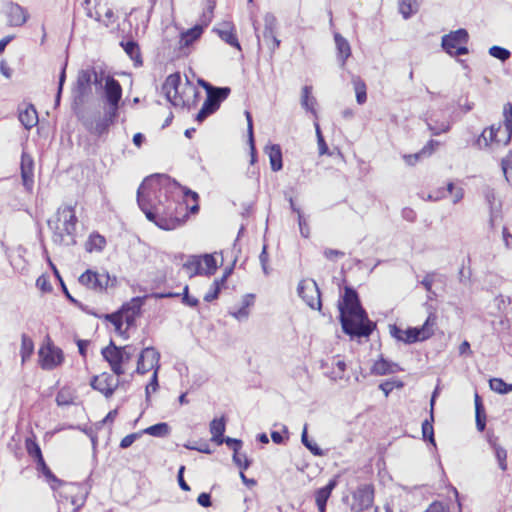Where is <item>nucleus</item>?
<instances>
[{"label": "nucleus", "mask_w": 512, "mask_h": 512, "mask_svg": "<svg viewBox=\"0 0 512 512\" xmlns=\"http://www.w3.org/2000/svg\"><path fill=\"white\" fill-rule=\"evenodd\" d=\"M338 308L342 330L351 339L368 338L375 330L376 324L369 320L354 288L345 287L342 302H339Z\"/></svg>", "instance_id": "obj_1"}, {"label": "nucleus", "mask_w": 512, "mask_h": 512, "mask_svg": "<svg viewBox=\"0 0 512 512\" xmlns=\"http://www.w3.org/2000/svg\"><path fill=\"white\" fill-rule=\"evenodd\" d=\"M173 188H181V186L166 174H154L146 177L137 190L139 208L146 215L149 208L153 209L158 200L163 201Z\"/></svg>", "instance_id": "obj_2"}, {"label": "nucleus", "mask_w": 512, "mask_h": 512, "mask_svg": "<svg viewBox=\"0 0 512 512\" xmlns=\"http://www.w3.org/2000/svg\"><path fill=\"white\" fill-rule=\"evenodd\" d=\"M77 217L72 206L58 208L55 219H48L47 225L53 232L52 240L55 244L73 246L76 244L75 231Z\"/></svg>", "instance_id": "obj_3"}, {"label": "nucleus", "mask_w": 512, "mask_h": 512, "mask_svg": "<svg viewBox=\"0 0 512 512\" xmlns=\"http://www.w3.org/2000/svg\"><path fill=\"white\" fill-rule=\"evenodd\" d=\"M231 89L229 87H216L212 91L208 90L206 99L202 104L201 109L197 113L195 120L202 123L206 118L215 113L221 103L228 98Z\"/></svg>", "instance_id": "obj_4"}, {"label": "nucleus", "mask_w": 512, "mask_h": 512, "mask_svg": "<svg viewBox=\"0 0 512 512\" xmlns=\"http://www.w3.org/2000/svg\"><path fill=\"white\" fill-rule=\"evenodd\" d=\"M92 70L82 69L77 74V79L72 90L73 109L82 106L92 93Z\"/></svg>", "instance_id": "obj_5"}, {"label": "nucleus", "mask_w": 512, "mask_h": 512, "mask_svg": "<svg viewBox=\"0 0 512 512\" xmlns=\"http://www.w3.org/2000/svg\"><path fill=\"white\" fill-rule=\"evenodd\" d=\"M299 297L311 308L321 310L322 302L320 289L313 279H303L298 283Z\"/></svg>", "instance_id": "obj_6"}, {"label": "nucleus", "mask_w": 512, "mask_h": 512, "mask_svg": "<svg viewBox=\"0 0 512 512\" xmlns=\"http://www.w3.org/2000/svg\"><path fill=\"white\" fill-rule=\"evenodd\" d=\"M436 325V316L429 314L422 326L409 327L404 330V343L413 344L424 341L434 334V326Z\"/></svg>", "instance_id": "obj_7"}, {"label": "nucleus", "mask_w": 512, "mask_h": 512, "mask_svg": "<svg viewBox=\"0 0 512 512\" xmlns=\"http://www.w3.org/2000/svg\"><path fill=\"white\" fill-rule=\"evenodd\" d=\"M78 280L81 285L87 287L88 289H91L97 293H102L109 286L111 278L108 273H98L88 269L80 275Z\"/></svg>", "instance_id": "obj_8"}, {"label": "nucleus", "mask_w": 512, "mask_h": 512, "mask_svg": "<svg viewBox=\"0 0 512 512\" xmlns=\"http://www.w3.org/2000/svg\"><path fill=\"white\" fill-rule=\"evenodd\" d=\"M352 498L351 510L353 512L367 510L373 505L374 489L368 484L361 485L353 492Z\"/></svg>", "instance_id": "obj_9"}, {"label": "nucleus", "mask_w": 512, "mask_h": 512, "mask_svg": "<svg viewBox=\"0 0 512 512\" xmlns=\"http://www.w3.org/2000/svg\"><path fill=\"white\" fill-rule=\"evenodd\" d=\"M103 358L109 363L112 372L120 376L124 374L122 367L125 364L123 354L121 353L120 346H117L112 340L109 345L101 350Z\"/></svg>", "instance_id": "obj_10"}, {"label": "nucleus", "mask_w": 512, "mask_h": 512, "mask_svg": "<svg viewBox=\"0 0 512 512\" xmlns=\"http://www.w3.org/2000/svg\"><path fill=\"white\" fill-rule=\"evenodd\" d=\"M181 84V76L179 73L170 74L162 85V91L166 99L173 105L178 106L180 103L186 105L185 100L179 96V86Z\"/></svg>", "instance_id": "obj_11"}, {"label": "nucleus", "mask_w": 512, "mask_h": 512, "mask_svg": "<svg viewBox=\"0 0 512 512\" xmlns=\"http://www.w3.org/2000/svg\"><path fill=\"white\" fill-rule=\"evenodd\" d=\"M90 385L94 390L101 392L106 398H109L119 386V380L112 374L104 372L99 376H94L91 379Z\"/></svg>", "instance_id": "obj_12"}, {"label": "nucleus", "mask_w": 512, "mask_h": 512, "mask_svg": "<svg viewBox=\"0 0 512 512\" xmlns=\"http://www.w3.org/2000/svg\"><path fill=\"white\" fill-rule=\"evenodd\" d=\"M3 13L7 17V24L11 27H20L24 25L29 18L27 10L12 1L4 5Z\"/></svg>", "instance_id": "obj_13"}, {"label": "nucleus", "mask_w": 512, "mask_h": 512, "mask_svg": "<svg viewBox=\"0 0 512 512\" xmlns=\"http://www.w3.org/2000/svg\"><path fill=\"white\" fill-rule=\"evenodd\" d=\"M40 365L44 370H52L63 361L61 349L52 345L41 347L39 350Z\"/></svg>", "instance_id": "obj_14"}, {"label": "nucleus", "mask_w": 512, "mask_h": 512, "mask_svg": "<svg viewBox=\"0 0 512 512\" xmlns=\"http://www.w3.org/2000/svg\"><path fill=\"white\" fill-rule=\"evenodd\" d=\"M468 40L469 34L467 30L459 28L442 36L441 47L447 54H451L450 51H452V49L454 50L460 44H467Z\"/></svg>", "instance_id": "obj_15"}, {"label": "nucleus", "mask_w": 512, "mask_h": 512, "mask_svg": "<svg viewBox=\"0 0 512 512\" xmlns=\"http://www.w3.org/2000/svg\"><path fill=\"white\" fill-rule=\"evenodd\" d=\"M263 40L271 53L280 46L281 41L275 36L276 18L272 13H266L264 16Z\"/></svg>", "instance_id": "obj_16"}, {"label": "nucleus", "mask_w": 512, "mask_h": 512, "mask_svg": "<svg viewBox=\"0 0 512 512\" xmlns=\"http://www.w3.org/2000/svg\"><path fill=\"white\" fill-rule=\"evenodd\" d=\"M20 170L23 186L27 191H31L34 184V160L24 151L21 155Z\"/></svg>", "instance_id": "obj_17"}, {"label": "nucleus", "mask_w": 512, "mask_h": 512, "mask_svg": "<svg viewBox=\"0 0 512 512\" xmlns=\"http://www.w3.org/2000/svg\"><path fill=\"white\" fill-rule=\"evenodd\" d=\"M122 87L118 80L108 75L105 78L103 85V100L104 103L121 102L122 101Z\"/></svg>", "instance_id": "obj_18"}, {"label": "nucleus", "mask_w": 512, "mask_h": 512, "mask_svg": "<svg viewBox=\"0 0 512 512\" xmlns=\"http://www.w3.org/2000/svg\"><path fill=\"white\" fill-rule=\"evenodd\" d=\"M37 469L40 471L46 478L47 482L50 484V487L53 490H56L60 486H64L67 488L66 493H72L75 489L78 488L76 484L73 483H66L59 478H57L53 472L50 470V468L47 466L44 458L38 461L37 463Z\"/></svg>", "instance_id": "obj_19"}, {"label": "nucleus", "mask_w": 512, "mask_h": 512, "mask_svg": "<svg viewBox=\"0 0 512 512\" xmlns=\"http://www.w3.org/2000/svg\"><path fill=\"white\" fill-rule=\"evenodd\" d=\"M178 202L169 198L166 205V212L160 220V228L163 230H173L181 224V219L177 215Z\"/></svg>", "instance_id": "obj_20"}, {"label": "nucleus", "mask_w": 512, "mask_h": 512, "mask_svg": "<svg viewBox=\"0 0 512 512\" xmlns=\"http://www.w3.org/2000/svg\"><path fill=\"white\" fill-rule=\"evenodd\" d=\"M486 439L489 447L493 450L498 466L502 471L507 470V450L498 442V437L492 432H487Z\"/></svg>", "instance_id": "obj_21"}, {"label": "nucleus", "mask_w": 512, "mask_h": 512, "mask_svg": "<svg viewBox=\"0 0 512 512\" xmlns=\"http://www.w3.org/2000/svg\"><path fill=\"white\" fill-rule=\"evenodd\" d=\"M336 486L337 480L333 478L330 479L324 487H321L315 491V501L319 512H326L327 501Z\"/></svg>", "instance_id": "obj_22"}, {"label": "nucleus", "mask_w": 512, "mask_h": 512, "mask_svg": "<svg viewBox=\"0 0 512 512\" xmlns=\"http://www.w3.org/2000/svg\"><path fill=\"white\" fill-rule=\"evenodd\" d=\"M334 41L337 50V59L340 67L343 68L346 60L351 56V47L349 42L339 33L334 34Z\"/></svg>", "instance_id": "obj_23"}, {"label": "nucleus", "mask_w": 512, "mask_h": 512, "mask_svg": "<svg viewBox=\"0 0 512 512\" xmlns=\"http://www.w3.org/2000/svg\"><path fill=\"white\" fill-rule=\"evenodd\" d=\"M84 126L93 134L101 136L109 130V127L113 125L105 117L98 118L95 122L82 118Z\"/></svg>", "instance_id": "obj_24"}, {"label": "nucleus", "mask_w": 512, "mask_h": 512, "mask_svg": "<svg viewBox=\"0 0 512 512\" xmlns=\"http://www.w3.org/2000/svg\"><path fill=\"white\" fill-rule=\"evenodd\" d=\"M169 198L170 197L167 194L164 197L163 201L158 200L157 205L154 206L153 209L149 208L148 212H146V215H145L146 218L150 222H153L159 228H160V220H161V218H163V216H164V214L166 212V205H168Z\"/></svg>", "instance_id": "obj_25"}, {"label": "nucleus", "mask_w": 512, "mask_h": 512, "mask_svg": "<svg viewBox=\"0 0 512 512\" xmlns=\"http://www.w3.org/2000/svg\"><path fill=\"white\" fill-rule=\"evenodd\" d=\"M503 134H504V140L503 144L508 145L511 141L512 137V104L506 103L503 108Z\"/></svg>", "instance_id": "obj_26"}, {"label": "nucleus", "mask_w": 512, "mask_h": 512, "mask_svg": "<svg viewBox=\"0 0 512 512\" xmlns=\"http://www.w3.org/2000/svg\"><path fill=\"white\" fill-rule=\"evenodd\" d=\"M19 121L28 130L38 123V114L33 105L30 104L19 112Z\"/></svg>", "instance_id": "obj_27"}, {"label": "nucleus", "mask_w": 512, "mask_h": 512, "mask_svg": "<svg viewBox=\"0 0 512 512\" xmlns=\"http://www.w3.org/2000/svg\"><path fill=\"white\" fill-rule=\"evenodd\" d=\"M265 150L269 156L272 171L281 170L283 167L281 147L278 144H272L267 146Z\"/></svg>", "instance_id": "obj_28"}, {"label": "nucleus", "mask_w": 512, "mask_h": 512, "mask_svg": "<svg viewBox=\"0 0 512 512\" xmlns=\"http://www.w3.org/2000/svg\"><path fill=\"white\" fill-rule=\"evenodd\" d=\"M399 370L398 364L388 361L381 357L372 367V373L376 375H386L396 373Z\"/></svg>", "instance_id": "obj_29"}, {"label": "nucleus", "mask_w": 512, "mask_h": 512, "mask_svg": "<svg viewBox=\"0 0 512 512\" xmlns=\"http://www.w3.org/2000/svg\"><path fill=\"white\" fill-rule=\"evenodd\" d=\"M475 402V420L478 431L483 432L486 428V412L481 397L478 393L474 396Z\"/></svg>", "instance_id": "obj_30"}, {"label": "nucleus", "mask_w": 512, "mask_h": 512, "mask_svg": "<svg viewBox=\"0 0 512 512\" xmlns=\"http://www.w3.org/2000/svg\"><path fill=\"white\" fill-rule=\"evenodd\" d=\"M122 48L126 54L135 62V65H142L139 45L134 40L122 41Z\"/></svg>", "instance_id": "obj_31"}, {"label": "nucleus", "mask_w": 512, "mask_h": 512, "mask_svg": "<svg viewBox=\"0 0 512 512\" xmlns=\"http://www.w3.org/2000/svg\"><path fill=\"white\" fill-rule=\"evenodd\" d=\"M183 268L189 272L190 277L201 275L204 271L201 257L195 255L188 257L187 261L183 264Z\"/></svg>", "instance_id": "obj_32"}, {"label": "nucleus", "mask_w": 512, "mask_h": 512, "mask_svg": "<svg viewBox=\"0 0 512 512\" xmlns=\"http://www.w3.org/2000/svg\"><path fill=\"white\" fill-rule=\"evenodd\" d=\"M315 104L316 99L312 96V87L308 85L304 86L302 88L301 106L316 116Z\"/></svg>", "instance_id": "obj_33"}, {"label": "nucleus", "mask_w": 512, "mask_h": 512, "mask_svg": "<svg viewBox=\"0 0 512 512\" xmlns=\"http://www.w3.org/2000/svg\"><path fill=\"white\" fill-rule=\"evenodd\" d=\"M171 432V428L166 422H159L157 424L151 425L145 428L142 433L148 434L153 437H167Z\"/></svg>", "instance_id": "obj_34"}, {"label": "nucleus", "mask_w": 512, "mask_h": 512, "mask_svg": "<svg viewBox=\"0 0 512 512\" xmlns=\"http://www.w3.org/2000/svg\"><path fill=\"white\" fill-rule=\"evenodd\" d=\"M141 358L145 360V362L150 366V368L155 369L159 365L160 353L154 347H146L141 351Z\"/></svg>", "instance_id": "obj_35"}, {"label": "nucleus", "mask_w": 512, "mask_h": 512, "mask_svg": "<svg viewBox=\"0 0 512 512\" xmlns=\"http://www.w3.org/2000/svg\"><path fill=\"white\" fill-rule=\"evenodd\" d=\"M203 26L201 25H195L194 27L188 29L186 32L182 33L181 36V45L182 46H189L194 41H196L203 33Z\"/></svg>", "instance_id": "obj_36"}, {"label": "nucleus", "mask_w": 512, "mask_h": 512, "mask_svg": "<svg viewBox=\"0 0 512 512\" xmlns=\"http://www.w3.org/2000/svg\"><path fill=\"white\" fill-rule=\"evenodd\" d=\"M399 11L404 19L410 18L419 9L417 0H399Z\"/></svg>", "instance_id": "obj_37"}, {"label": "nucleus", "mask_w": 512, "mask_h": 512, "mask_svg": "<svg viewBox=\"0 0 512 512\" xmlns=\"http://www.w3.org/2000/svg\"><path fill=\"white\" fill-rule=\"evenodd\" d=\"M428 129L431 131L432 135L438 136L442 133H446L450 130L451 124L449 121H438L433 119L432 117L427 120Z\"/></svg>", "instance_id": "obj_38"}, {"label": "nucleus", "mask_w": 512, "mask_h": 512, "mask_svg": "<svg viewBox=\"0 0 512 512\" xmlns=\"http://www.w3.org/2000/svg\"><path fill=\"white\" fill-rule=\"evenodd\" d=\"M352 83L356 93V101L359 105H362L367 100L366 84L359 77H353Z\"/></svg>", "instance_id": "obj_39"}, {"label": "nucleus", "mask_w": 512, "mask_h": 512, "mask_svg": "<svg viewBox=\"0 0 512 512\" xmlns=\"http://www.w3.org/2000/svg\"><path fill=\"white\" fill-rule=\"evenodd\" d=\"M105 245H106L105 237L98 233H95V234L90 235L89 240L87 242L86 249L89 252H92V251L101 252L104 249Z\"/></svg>", "instance_id": "obj_40"}, {"label": "nucleus", "mask_w": 512, "mask_h": 512, "mask_svg": "<svg viewBox=\"0 0 512 512\" xmlns=\"http://www.w3.org/2000/svg\"><path fill=\"white\" fill-rule=\"evenodd\" d=\"M245 116L247 120V133H248V142L251 150V163L253 164L256 159V148L254 143V133H253V120L249 111H245Z\"/></svg>", "instance_id": "obj_41"}, {"label": "nucleus", "mask_w": 512, "mask_h": 512, "mask_svg": "<svg viewBox=\"0 0 512 512\" xmlns=\"http://www.w3.org/2000/svg\"><path fill=\"white\" fill-rule=\"evenodd\" d=\"M25 448L28 455L32 457L36 463L44 458L41 448L34 438H27L25 440Z\"/></svg>", "instance_id": "obj_42"}, {"label": "nucleus", "mask_w": 512, "mask_h": 512, "mask_svg": "<svg viewBox=\"0 0 512 512\" xmlns=\"http://www.w3.org/2000/svg\"><path fill=\"white\" fill-rule=\"evenodd\" d=\"M34 351V343L32 339L27 336L26 334H23L21 337V349L20 354L22 358V362L24 363L27 359L30 358Z\"/></svg>", "instance_id": "obj_43"}, {"label": "nucleus", "mask_w": 512, "mask_h": 512, "mask_svg": "<svg viewBox=\"0 0 512 512\" xmlns=\"http://www.w3.org/2000/svg\"><path fill=\"white\" fill-rule=\"evenodd\" d=\"M490 389L499 394H508L512 392V384L506 383L501 378H492L489 380Z\"/></svg>", "instance_id": "obj_44"}, {"label": "nucleus", "mask_w": 512, "mask_h": 512, "mask_svg": "<svg viewBox=\"0 0 512 512\" xmlns=\"http://www.w3.org/2000/svg\"><path fill=\"white\" fill-rule=\"evenodd\" d=\"M120 103L121 102L105 103L103 117L109 120L112 124L116 122L119 116Z\"/></svg>", "instance_id": "obj_45"}, {"label": "nucleus", "mask_w": 512, "mask_h": 512, "mask_svg": "<svg viewBox=\"0 0 512 512\" xmlns=\"http://www.w3.org/2000/svg\"><path fill=\"white\" fill-rule=\"evenodd\" d=\"M484 197L490 208V222L493 223L495 214L499 211V207L495 205V192L492 188H486L484 191Z\"/></svg>", "instance_id": "obj_46"}, {"label": "nucleus", "mask_w": 512, "mask_h": 512, "mask_svg": "<svg viewBox=\"0 0 512 512\" xmlns=\"http://www.w3.org/2000/svg\"><path fill=\"white\" fill-rule=\"evenodd\" d=\"M217 33L224 42H226L232 47L237 48L238 50H241V46L237 39V36L232 30L219 29L217 30Z\"/></svg>", "instance_id": "obj_47"}, {"label": "nucleus", "mask_w": 512, "mask_h": 512, "mask_svg": "<svg viewBox=\"0 0 512 512\" xmlns=\"http://www.w3.org/2000/svg\"><path fill=\"white\" fill-rule=\"evenodd\" d=\"M143 298L141 297H134L132 298V300L128 303H125L122 305L121 307V312H130V313H133L135 315H140L141 313V308H142V305H143Z\"/></svg>", "instance_id": "obj_48"}, {"label": "nucleus", "mask_w": 512, "mask_h": 512, "mask_svg": "<svg viewBox=\"0 0 512 512\" xmlns=\"http://www.w3.org/2000/svg\"><path fill=\"white\" fill-rule=\"evenodd\" d=\"M487 129H488V132H489L488 138H489L490 143H493V142H495V143H503L504 134H503V129H502V124L501 123L492 124Z\"/></svg>", "instance_id": "obj_49"}, {"label": "nucleus", "mask_w": 512, "mask_h": 512, "mask_svg": "<svg viewBox=\"0 0 512 512\" xmlns=\"http://www.w3.org/2000/svg\"><path fill=\"white\" fill-rule=\"evenodd\" d=\"M105 319L108 320L111 324L114 325L115 330L117 333L122 335L124 338H127L126 332L122 331V325H123V315L121 313L115 312L111 314L105 315Z\"/></svg>", "instance_id": "obj_50"}, {"label": "nucleus", "mask_w": 512, "mask_h": 512, "mask_svg": "<svg viewBox=\"0 0 512 512\" xmlns=\"http://www.w3.org/2000/svg\"><path fill=\"white\" fill-rule=\"evenodd\" d=\"M489 54L492 57L500 60L501 62L507 61L511 56V52L508 49L498 46V45H494V46L490 47Z\"/></svg>", "instance_id": "obj_51"}, {"label": "nucleus", "mask_w": 512, "mask_h": 512, "mask_svg": "<svg viewBox=\"0 0 512 512\" xmlns=\"http://www.w3.org/2000/svg\"><path fill=\"white\" fill-rule=\"evenodd\" d=\"M226 429L224 417L215 418L210 423V432L213 436H223Z\"/></svg>", "instance_id": "obj_52"}, {"label": "nucleus", "mask_w": 512, "mask_h": 512, "mask_svg": "<svg viewBox=\"0 0 512 512\" xmlns=\"http://www.w3.org/2000/svg\"><path fill=\"white\" fill-rule=\"evenodd\" d=\"M201 259L202 263L204 262L205 264L203 274L208 276L213 275L217 269V262L215 257L212 254H204Z\"/></svg>", "instance_id": "obj_53"}, {"label": "nucleus", "mask_w": 512, "mask_h": 512, "mask_svg": "<svg viewBox=\"0 0 512 512\" xmlns=\"http://www.w3.org/2000/svg\"><path fill=\"white\" fill-rule=\"evenodd\" d=\"M232 459L234 464L238 466L241 471L247 470L251 465V460L248 459L246 454L240 453V451L234 452Z\"/></svg>", "instance_id": "obj_54"}, {"label": "nucleus", "mask_w": 512, "mask_h": 512, "mask_svg": "<svg viewBox=\"0 0 512 512\" xmlns=\"http://www.w3.org/2000/svg\"><path fill=\"white\" fill-rule=\"evenodd\" d=\"M432 422L433 421H431V419L430 420L426 419L425 421H423L422 435H423L424 439L428 440L430 443L435 445L434 430H433Z\"/></svg>", "instance_id": "obj_55"}, {"label": "nucleus", "mask_w": 512, "mask_h": 512, "mask_svg": "<svg viewBox=\"0 0 512 512\" xmlns=\"http://www.w3.org/2000/svg\"><path fill=\"white\" fill-rule=\"evenodd\" d=\"M54 275L55 277L58 279L60 285H61V288H62V291L63 293L65 294L66 298L73 304L75 305H78L80 306V303L78 302V300H76L68 291L66 285H65V282L63 281L59 271L57 268H54Z\"/></svg>", "instance_id": "obj_56"}, {"label": "nucleus", "mask_w": 512, "mask_h": 512, "mask_svg": "<svg viewBox=\"0 0 512 512\" xmlns=\"http://www.w3.org/2000/svg\"><path fill=\"white\" fill-rule=\"evenodd\" d=\"M395 387L402 388L403 383L401 381H385L379 385V388L383 391L386 397L393 391Z\"/></svg>", "instance_id": "obj_57"}, {"label": "nucleus", "mask_w": 512, "mask_h": 512, "mask_svg": "<svg viewBox=\"0 0 512 512\" xmlns=\"http://www.w3.org/2000/svg\"><path fill=\"white\" fill-rule=\"evenodd\" d=\"M282 432L286 434V436H283L280 431H272L271 432V439L275 444H283L288 439V428L283 425L282 426Z\"/></svg>", "instance_id": "obj_58"}, {"label": "nucleus", "mask_w": 512, "mask_h": 512, "mask_svg": "<svg viewBox=\"0 0 512 512\" xmlns=\"http://www.w3.org/2000/svg\"><path fill=\"white\" fill-rule=\"evenodd\" d=\"M297 214H298V225H299L300 233L304 238H308L309 234H310L309 226L300 210H297Z\"/></svg>", "instance_id": "obj_59"}, {"label": "nucleus", "mask_w": 512, "mask_h": 512, "mask_svg": "<svg viewBox=\"0 0 512 512\" xmlns=\"http://www.w3.org/2000/svg\"><path fill=\"white\" fill-rule=\"evenodd\" d=\"M91 3H92V2H91V0H84V1L82 2V6L84 7V9H85V11H86V15H87V17H89V18H93V19H95L96 21H99V22H100V21H101V14H100V12H99L98 10L93 11V10L91 9V7H90V6H91Z\"/></svg>", "instance_id": "obj_60"}, {"label": "nucleus", "mask_w": 512, "mask_h": 512, "mask_svg": "<svg viewBox=\"0 0 512 512\" xmlns=\"http://www.w3.org/2000/svg\"><path fill=\"white\" fill-rule=\"evenodd\" d=\"M86 70H92V84L95 86H100L103 88V81L105 82V78L107 76L104 75L103 71L98 72L94 67L87 68Z\"/></svg>", "instance_id": "obj_61"}, {"label": "nucleus", "mask_w": 512, "mask_h": 512, "mask_svg": "<svg viewBox=\"0 0 512 512\" xmlns=\"http://www.w3.org/2000/svg\"><path fill=\"white\" fill-rule=\"evenodd\" d=\"M390 335L395 338L397 341L404 343V329L397 326L396 324L389 326Z\"/></svg>", "instance_id": "obj_62"}, {"label": "nucleus", "mask_w": 512, "mask_h": 512, "mask_svg": "<svg viewBox=\"0 0 512 512\" xmlns=\"http://www.w3.org/2000/svg\"><path fill=\"white\" fill-rule=\"evenodd\" d=\"M36 286L43 292H50L52 290V286L48 278L44 275H41L37 278Z\"/></svg>", "instance_id": "obj_63"}, {"label": "nucleus", "mask_w": 512, "mask_h": 512, "mask_svg": "<svg viewBox=\"0 0 512 512\" xmlns=\"http://www.w3.org/2000/svg\"><path fill=\"white\" fill-rule=\"evenodd\" d=\"M501 165H502V170H503L506 180L509 183H512V163H511V161L508 159H503Z\"/></svg>", "instance_id": "obj_64"}]
</instances>
